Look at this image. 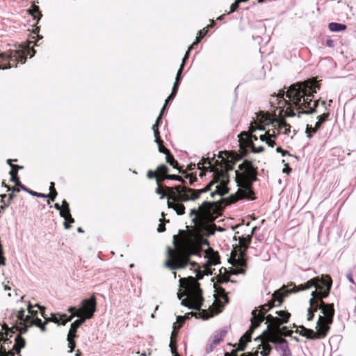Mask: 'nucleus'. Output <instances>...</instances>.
<instances>
[{
    "instance_id": "f257e3e1",
    "label": "nucleus",
    "mask_w": 356,
    "mask_h": 356,
    "mask_svg": "<svg viewBox=\"0 0 356 356\" xmlns=\"http://www.w3.org/2000/svg\"><path fill=\"white\" fill-rule=\"evenodd\" d=\"M332 284V281L330 276L322 275L314 277L298 286H296L293 283L287 286H285L283 298L292 293L305 291L312 287L316 289L312 292V298L309 299L310 307L307 309V321H312L314 313L318 310L321 311L316 322V331L302 325L300 332L301 336L311 340L324 339L327 336L330 325L333 323L335 311L333 303H326L323 299L329 296Z\"/></svg>"
},
{
    "instance_id": "f03ea898",
    "label": "nucleus",
    "mask_w": 356,
    "mask_h": 356,
    "mask_svg": "<svg viewBox=\"0 0 356 356\" xmlns=\"http://www.w3.org/2000/svg\"><path fill=\"white\" fill-rule=\"evenodd\" d=\"M314 81L298 82L291 85L286 91H280L273 97L277 102L280 113L288 117L301 114L311 115L316 111L319 100L313 101V97L319 89Z\"/></svg>"
},
{
    "instance_id": "7ed1b4c3",
    "label": "nucleus",
    "mask_w": 356,
    "mask_h": 356,
    "mask_svg": "<svg viewBox=\"0 0 356 356\" xmlns=\"http://www.w3.org/2000/svg\"><path fill=\"white\" fill-rule=\"evenodd\" d=\"M284 290L285 286H283L280 289L275 291L271 295V300L270 301L266 304L255 308L252 311L251 325L250 328L240 338L237 343V351H243L245 349L247 343L251 341L254 330L258 327L264 320H266L265 324H266V329L262 332L261 335L255 339V341L264 335L268 336V330H270L272 332H277L282 324L288 322L291 314L284 310L277 311L275 312L277 315V316H273L271 314L266 316V314L273 307L280 306L282 304L283 301V294L285 293Z\"/></svg>"
},
{
    "instance_id": "20e7f679",
    "label": "nucleus",
    "mask_w": 356,
    "mask_h": 356,
    "mask_svg": "<svg viewBox=\"0 0 356 356\" xmlns=\"http://www.w3.org/2000/svg\"><path fill=\"white\" fill-rule=\"evenodd\" d=\"M209 187L208 186L197 190L181 185L174 187L165 186V190L168 200V207L172 208L178 215H183L185 213V207L183 202L196 200L201 194L209 191Z\"/></svg>"
},
{
    "instance_id": "39448f33",
    "label": "nucleus",
    "mask_w": 356,
    "mask_h": 356,
    "mask_svg": "<svg viewBox=\"0 0 356 356\" xmlns=\"http://www.w3.org/2000/svg\"><path fill=\"white\" fill-rule=\"evenodd\" d=\"M218 204L217 202L204 201L198 209H192L189 213L197 231L202 234L210 236L214 234L210 230L211 223L217 218Z\"/></svg>"
},
{
    "instance_id": "423d86ee",
    "label": "nucleus",
    "mask_w": 356,
    "mask_h": 356,
    "mask_svg": "<svg viewBox=\"0 0 356 356\" xmlns=\"http://www.w3.org/2000/svg\"><path fill=\"white\" fill-rule=\"evenodd\" d=\"M238 168L240 172L236 171V181L238 186V197L232 196L233 200L231 203L238 199L251 200L254 196L252 184L257 179V172L254 165L252 162L245 160L238 165Z\"/></svg>"
},
{
    "instance_id": "0eeeda50",
    "label": "nucleus",
    "mask_w": 356,
    "mask_h": 356,
    "mask_svg": "<svg viewBox=\"0 0 356 356\" xmlns=\"http://www.w3.org/2000/svg\"><path fill=\"white\" fill-rule=\"evenodd\" d=\"M179 286L181 291L177 293V297L180 300L183 296L181 304L189 309L198 310L202 305L204 298L200 283L192 276L187 278H180Z\"/></svg>"
},
{
    "instance_id": "6e6552de",
    "label": "nucleus",
    "mask_w": 356,
    "mask_h": 356,
    "mask_svg": "<svg viewBox=\"0 0 356 356\" xmlns=\"http://www.w3.org/2000/svg\"><path fill=\"white\" fill-rule=\"evenodd\" d=\"M273 347L280 356H291L288 341L273 334H268L265 340L261 341V343L258 345L257 350L254 353H246L241 356H258L259 354L261 356H268Z\"/></svg>"
},
{
    "instance_id": "1a4fd4ad",
    "label": "nucleus",
    "mask_w": 356,
    "mask_h": 356,
    "mask_svg": "<svg viewBox=\"0 0 356 356\" xmlns=\"http://www.w3.org/2000/svg\"><path fill=\"white\" fill-rule=\"evenodd\" d=\"M33 41H28L19 46L18 49L0 52V69L16 67L18 62L24 63L28 54L33 57L36 52L33 49Z\"/></svg>"
},
{
    "instance_id": "9d476101",
    "label": "nucleus",
    "mask_w": 356,
    "mask_h": 356,
    "mask_svg": "<svg viewBox=\"0 0 356 356\" xmlns=\"http://www.w3.org/2000/svg\"><path fill=\"white\" fill-rule=\"evenodd\" d=\"M168 259L165 261V266L170 268V270H177L186 268L188 265H191L192 267L195 268L194 273L198 276V279L202 277V275H199L200 269L199 265L195 261H191L188 254H185L182 252H173L170 247H168Z\"/></svg>"
},
{
    "instance_id": "9b49d317",
    "label": "nucleus",
    "mask_w": 356,
    "mask_h": 356,
    "mask_svg": "<svg viewBox=\"0 0 356 356\" xmlns=\"http://www.w3.org/2000/svg\"><path fill=\"white\" fill-rule=\"evenodd\" d=\"M228 182V175L227 173L220 172L215 176L214 179L211 181L206 187L209 186V188H211L212 185L218 184L216 187L215 191L211 193L210 195L211 197H213L216 195H218L222 197L223 195L228 193L229 188L227 186ZM210 190L211 188H209V191Z\"/></svg>"
},
{
    "instance_id": "f8f14e48",
    "label": "nucleus",
    "mask_w": 356,
    "mask_h": 356,
    "mask_svg": "<svg viewBox=\"0 0 356 356\" xmlns=\"http://www.w3.org/2000/svg\"><path fill=\"white\" fill-rule=\"evenodd\" d=\"M97 309L96 298L94 295L89 298L83 299L81 301V316L86 321L92 318Z\"/></svg>"
},
{
    "instance_id": "ddd939ff",
    "label": "nucleus",
    "mask_w": 356,
    "mask_h": 356,
    "mask_svg": "<svg viewBox=\"0 0 356 356\" xmlns=\"http://www.w3.org/2000/svg\"><path fill=\"white\" fill-rule=\"evenodd\" d=\"M234 268L232 270L233 275L245 274L246 270V261L243 255H239L234 259Z\"/></svg>"
},
{
    "instance_id": "4468645a",
    "label": "nucleus",
    "mask_w": 356,
    "mask_h": 356,
    "mask_svg": "<svg viewBox=\"0 0 356 356\" xmlns=\"http://www.w3.org/2000/svg\"><path fill=\"white\" fill-rule=\"evenodd\" d=\"M277 127H274L273 130L275 131V134L277 136L280 134L289 135L291 131V125L286 123L283 120H277L276 122Z\"/></svg>"
},
{
    "instance_id": "2eb2a0df",
    "label": "nucleus",
    "mask_w": 356,
    "mask_h": 356,
    "mask_svg": "<svg viewBox=\"0 0 356 356\" xmlns=\"http://www.w3.org/2000/svg\"><path fill=\"white\" fill-rule=\"evenodd\" d=\"M204 258L207 259L205 265L208 267L215 266L220 262L219 255L216 252H204Z\"/></svg>"
},
{
    "instance_id": "dca6fc26",
    "label": "nucleus",
    "mask_w": 356,
    "mask_h": 356,
    "mask_svg": "<svg viewBox=\"0 0 356 356\" xmlns=\"http://www.w3.org/2000/svg\"><path fill=\"white\" fill-rule=\"evenodd\" d=\"M26 346V341L20 334H17L15 338V344L13 350L15 353L20 355L21 350Z\"/></svg>"
},
{
    "instance_id": "f3484780",
    "label": "nucleus",
    "mask_w": 356,
    "mask_h": 356,
    "mask_svg": "<svg viewBox=\"0 0 356 356\" xmlns=\"http://www.w3.org/2000/svg\"><path fill=\"white\" fill-rule=\"evenodd\" d=\"M86 321L85 319H83L82 317H80L79 319L74 321L72 324H71V326H70V329L69 330V332H68V336L70 337L71 336L72 337H76V331H77V329L83 324Z\"/></svg>"
},
{
    "instance_id": "a211bd4d",
    "label": "nucleus",
    "mask_w": 356,
    "mask_h": 356,
    "mask_svg": "<svg viewBox=\"0 0 356 356\" xmlns=\"http://www.w3.org/2000/svg\"><path fill=\"white\" fill-rule=\"evenodd\" d=\"M227 333V327H222L218 330L213 335V344L218 345L220 341H222L224 337L226 336Z\"/></svg>"
},
{
    "instance_id": "6ab92c4d",
    "label": "nucleus",
    "mask_w": 356,
    "mask_h": 356,
    "mask_svg": "<svg viewBox=\"0 0 356 356\" xmlns=\"http://www.w3.org/2000/svg\"><path fill=\"white\" fill-rule=\"evenodd\" d=\"M25 317V309L21 308L19 311L13 310L10 318L14 321V323L22 321Z\"/></svg>"
},
{
    "instance_id": "aec40b11",
    "label": "nucleus",
    "mask_w": 356,
    "mask_h": 356,
    "mask_svg": "<svg viewBox=\"0 0 356 356\" xmlns=\"http://www.w3.org/2000/svg\"><path fill=\"white\" fill-rule=\"evenodd\" d=\"M252 241V235L251 234H241V239H238V243L241 248L244 250H246L249 245L250 244Z\"/></svg>"
},
{
    "instance_id": "412c9836",
    "label": "nucleus",
    "mask_w": 356,
    "mask_h": 356,
    "mask_svg": "<svg viewBox=\"0 0 356 356\" xmlns=\"http://www.w3.org/2000/svg\"><path fill=\"white\" fill-rule=\"evenodd\" d=\"M32 326L33 323L21 325L20 322L14 323L15 331H18V334H20L21 336L22 334L26 333L29 327Z\"/></svg>"
},
{
    "instance_id": "4be33fe9",
    "label": "nucleus",
    "mask_w": 356,
    "mask_h": 356,
    "mask_svg": "<svg viewBox=\"0 0 356 356\" xmlns=\"http://www.w3.org/2000/svg\"><path fill=\"white\" fill-rule=\"evenodd\" d=\"M60 314H58L51 313V317H47L45 313H43L42 317L44 319H46V323L54 322V323H56L58 325H62V321L60 318Z\"/></svg>"
},
{
    "instance_id": "5701e85b",
    "label": "nucleus",
    "mask_w": 356,
    "mask_h": 356,
    "mask_svg": "<svg viewBox=\"0 0 356 356\" xmlns=\"http://www.w3.org/2000/svg\"><path fill=\"white\" fill-rule=\"evenodd\" d=\"M329 29L332 32H340L346 30V26L343 24L331 22L328 25Z\"/></svg>"
},
{
    "instance_id": "b1692460",
    "label": "nucleus",
    "mask_w": 356,
    "mask_h": 356,
    "mask_svg": "<svg viewBox=\"0 0 356 356\" xmlns=\"http://www.w3.org/2000/svg\"><path fill=\"white\" fill-rule=\"evenodd\" d=\"M330 113L328 112L324 113L321 115L318 116V121L316 122L314 125V131H318L323 123H324L328 118Z\"/></svg>"
},
{
    "instance_id": "393cba45",
    "label": "nucleus",
    "mask_w": 356,
    "mask_h": 356,
    "mask_svg": "<svg viewBox=\"0 0 356 356\" xmlns=\"http://www.w3.org/2000/svg\"><path fill=\"white\" fill-rule=\"evenodd\" d=\"M21 189L23 190L24 191L28 193L29 194H30V195H31L33 196H35V197H38L47 198V197L49 196V195H46V194H44V193H38V192L33 191L28 188L25 186H21Z\"/></svg>"
},
{
    "instance_id": "a878e982",
    "label": "nucleus",
    "mask_w": 356,
    "mask_h": 356,
    "mask_svg": "<svg viewBox=\"0 0 356 356\" xmlns=\"http://www.w3.org/2000/svg\"><path fill=\"white\" fill-rule=\"evenodd\" d=\"M277 135L275 134V131L272 130V133H270V131H268V138L266 140V143L271 147H273L275 145V138Z\"/></svg>"
},
{
    "instance_id": "bb28decb",
    "label": "nucleus",
    "mask_w": 356,
    "mask_h": 356,
    "mask_svg": "<svg viewBox=\"0 0 356 356\" xmlns=\"http://www.w3.org/2000/svg\"><path fill=\"white\" fill-rule=\"evenodd\" d=\"M161 117L158 116L154 124L152 126V130L154 131V138L156 139V140H159V136H160V133L159 131V127L160 126V123L161 122Z\"/></svg>"
},
{
    "instance_id": "cd10ccee",
    "label": "nucleus",
    "mask_w": 356,
    "mask_h": 356,
    "mask_svg": "<svg viewBox=\"0 0 356 356\" xmlns=\"http://www.w3.org/2000/svg\"><path fill=\"white\" fill-rule=\"evenodd\" d=\"M10 334H8V332H2L0 335V341L3 343L2 345H4L5 346H9V344L12 343L10 340Z\"/></svg>"
},
{
    "instance_id": "c85d7f7f",
    "label": "nucleus",
    "mask_w": 356,
    "mask_h": 356,
    "mask_svg": "<svg viewBox=\"0 0 356 356\" xmlns=\"http://www.w3.org/2000/svg\"><path fill=\"white\" fill-rule=\"evenodd\" d=\"M9 174L11 176L10 181L14 182L17 186H18L21 188V186H24V185L19 181V177L17 175V172L10 170Z\"/></svg>"
},
{
    "instance_id": "c756f323",
    "label": "nucleus",
    "mask_w": 356,
    "mask_h": 356,
    "mask_svg": "<svg viewBox=\"0 0 356 356\" xmlns=\"http://www.w3.org/2000/svg\"><path fill=\"white\" fill-rule=\"evenodd\" d=\"M29 13L33 17V19H36L35 14H38L39 16V19H40L42 16V13L40 11V8L38 6L33 5L31 8L29 10Z\"/></svg>"
},
{
    "instance_id": "7c9ffc66",
    "label": "nucleus",
    "mask_w": 356,
    "mask_h": 356,
    "mask_svg": "<svg viewBox=\"0 0 356 356\" xmlns=\"http://www.w3.org/2000/svg\"><path fill=\"white\" fill-rule=\"evenodd\" d=\"M165 154H166L165 159H166L167 163H168L169 164L172 165V167L174 168H177L179 163L176 160H175L173 156L170 153V152Z\"/></svg>"
},
{
    "instance_id": "2f4dec72",
    "label": "nucleus",
    "mask_w": 356,
    "mask_h": 356,
    "mask_svg": "<svg viewBox=\"0 0 356 356\" xmlns=\"http://www.w3.org/2000/svg\"><path fill=\"white\" fill-rule=\"evenodd\" d=\"M0 354L1 356H13L15 353L13 350H8V348L4 345L0 346Z\"/></svg>"
},
{
    "instance_id": "473e14b6",
    "label": "nucleus",
    "mask_w": 356,
    "mask_h": 356,
    "mask_svg": "<svg viewBox=\"0 0 356 356\" xmlns=\"http://www.w3.org/2000/svg\"><path fill=\"white\" fill-rule=\"evenodd\" d=\"M10 323L13 325L11 327H10L8 324L3 323L2 325V330H5V332H8V334H10V337H12L15 331L14 327V321H12Z\"/></svg>"
},
{
    "instance_id": "72a5a7b5",
    "label": "nucleus",
    "mask_w": 356,
    "mask_h": 356,
    "mask_svg": "<svg viewBox=\"0 0 356 356\" xmlns=\"http://www.w3.org/2000/svg\"><path fill=\"white\" fill-rule=\"evenodd\" d=\"M155 142L158 145L159 151L161 153L167 154L168 152H169V150L162 145V140L160 136H159L158 140H156V139L155 138Z\"/></svg>"
},
{
    "instance_id": "f704fd0d",
    "label": "nucleus",
    "mask_w": 356,
    "mask_h": 356,
    "mask_svg": "<svg viewBox=\"0 0 356 356\" xmlns=\"http://www.w3.org/2000/svg\"><path fill=\"white\" fill-rule=\"evenodd\" d=\"M207 30L204 29L203 31H200L198 33V35L196 38L195 41L192 44V45L195 46L197 45L204 37V35L207 33Z\"/></svg>"
},
{
    "instance_id": "c9c22d12",
    "label": "nucleus",
    "mask_w": 356,
    "mask_h": 356,
    "mask_svg": "<svg viewBox=\"0 0 356 356\" xmlns=\"http://www.w3.org/2000/svg\"><path fill=\"white\" fill-rule=\"evenodd\" d=\"M75 316L74 315H71V316H67V314H60V318L61 319L62 321V325H65L67 322H70L73 318Z\"/></svg>"
},
{
    "instance_id": "e433bc0d",
    "label": "nucleus",
    "mask_w": 356,
    "mask_h": 356,
    "mask_svg": "<svg viewBox=\"0 0 356 356\" xmlns=\"http://www.w3.org/2000/svg\"><path fill=\"white\" fill-rule=\"evenodd\" d=\"M168 168L167 167V165H165L164 164H161V165H159L156 169V172L161 175H165L168 173Z\"/></svg>"
},
{
    "instance_id": "4c0bfd02",
    "label": "nucleus",
    "mask_w": 356,
    "mask_h": 356,
    "mask_svg": "<svg viewBox=\"0 0 356 356\" xmlns=\"http://www.w3.org/2000/svg\"><path fill=\"white\" fill-rule=\"evenodd\" d=\"M74 337H70L67 335V340L68 341V346L70 348V350H69V353H72V351L74 350L75 346H76V343L74 341Z\"/></svg>"
},
{
    "instance_id": "58836bf2",
    "label": "nucleus",
    "mask_w": 356,
    "mask_h": 356,
    "mask_svg": "<svg viewBox=\"0 0 356 356\" xmlns=\"http://www.w3.org/2000/svg\"><path fill=\"white\" fill-rule=\"evenodd\" d=\"M21 325H26V324H31L34 323V318L32 317L31 315L25 316L24 318L19 321Z\"/></svg>"
},
{
    "instance_id": "ea45409f",
    "label": "nucleus",
    "mask_w": 356,
    "mask_h": 356,
    "mask_svg": "<svg viewBox=\"0 0 356 356\" xmlns=\"http://www.w3.org/2000/svg\"><path fill=\"white\" fill-rule=\"evenodd\" d=\"M67 311L69 312H70L71 314H74V316H77L79 318H80L81 316V309H77L75 307H70L67 309Z\"/></svg>"
},
{
    "instance_id": "a19ab883",
    "label": "nucleus",
    "mask_w": 356,
    "mask_h": 356,
    "mask_svg": "<svg viewBox=\"0 0 356 356\" xmlns=\"http://www.w3.org/2000/svg\"><path fill=\"white\" fill-rule=\"evenodd\" d=\"M316 131H314V127L307 125L306 133H307V137L308 138H311L312 137V134H315V133H316Z\"/></svg>"
},
{
    "instance_id": "79ce46f5",
    "label": "nucleus",
    "mask_w": 356,
    "mask_h": 356,
    "mask_svg": "<svg viewBox=\"0 0 356 356\" xmlns=\"http://www.w3.org/2000/svg\"><path fill=\"white\" fill-rule=\"evenodd\" d=\"M163 179H170V180H176V181H181V182L183 181L182 177L179 175H168L165 176Z\"/></svg>"
},
{
    "instance_id": "37998d69",
    "label": "nucleus",
    "mask_w": 356,
    "mask_h": 356,
    "mask_svg": "<svg viewBox=\"0 0 356 356\" xmlns=\"http://www.w3.org/2000/svg\"><path fill=\"white\" fill-rule=\"evenodd\" d=\"M156 184H157L158 186L156 188L155 192L156 194L161 195L160 198L163 199L165 197V193L163 192L162 189L161 188L160 182H159V180L158 178L156 179Z\"/></svg>"
},
{
    "instance_id": "c03bdc74",
    "label": "nucleus",
    "mask_w": 356,
    "mask_h": 356,
    "mask_svg": "<svg viewBox=\"0 0 356 356\" xmlns=\"http://www.w3.org/2000/svg\"><path fill=\"white\" fill-rule=\"evenodd\" d=\"M48 195H49V196L47 197L49 198L47 203L49 204L51 201L54 202L55 200L58 193L56 189H54V191H51Z\"/></svg>"
},
{
    "instance_id": "a18cd8bd",
    "label": "nucleus",
    "mask_w": 356,
    "mask_h": 356,
    "mask_svg": "<svg viewBox=\"0 0 356 356\" xmlns=\"http://www.w3.org/2000/svg\"><path fill=\"white\" fill-rule=\"evenodd\" d=\"M174 335H175V334L174 332L172 333V336H171V341H170V346L171 348V351H172V353L173 355V356H180L177 352V350H176V348H175L173 346V343H172V338L174 337Z\"/></svg>"
},
{
    "instance_id": "49530a36",
    "label": "nucleus",
    "mask_w": 356,
    "mask_h": 356,
    "mask_svg": "<svg viewBox=\"0 0 356 356\" xmlns=\"http://www.w3.org/2000/svg\"><path fill=\"white\" fill-rule=\"evenodd\" d=\"M62 207H63L64 210H63V211H65V213H67V215H70V205H69V203L65 200H64L62 202Z\"/></svg>"
},
{
    "instance_id": "de8ad7c7",
    "label": "nucleus",
    "mask_w": 356,
    "mask_h": 356,
    "mask_svg": "<svg viewBox=\"0 0 356 356\" xmlns=\"http://www.w3.org/2000/svg\"><path fill=\"white\" fill-rule=\"evenodd\" d=\"M54 208H55L56 210H58V211H60V216L62 218H66V215H65V211H63L62 210V207H61L58 203H56V204H54Z\"/></svg>"
},
{
    "instance_id": "09e8293b",
    "label": "nucleus",
    "mask_w": 356,
    "mask_h": 356,
    "mask_svg": "<svg viewBox=\"0 0 356 356\" xmlns=\"http://www.w3.org/2000/svg\"><path fill=\"white\" fill-rule=\"evenodd\" d=\"M216 346H218L217 344H213V341L207 345L206 348H205V352L206 353L209 354L211 352L213 351L214 347H216Z\"/></svg>"
},
{
    "instance_id": "8fccbe9b",
    "label": "nucleus",
    "mask_w": 356,
    "mask_h": 356,
    "mask_svg": "<svg viewBox=\"0 0 356 356\" xmlns=\"http://www.w3.org/2000/svg\"><path fill=\"white\" fill-rule=\"evenodd\" d=\"M193 47H194V46L192 44L188 47L187 51L186 52V54L182 59L183 63H186V60L189 58V52L193 49Z\"/></svg>"
},
{
    "instance_id": "3c124183",
    "label": "nucleus",
    "mask_w": 356,
    "mask_h": 356,
    "mask_svg": "<svg viewBox=\"0 0 356 356\" xmlns=\"http://www.w3.org/2000/svg\"><path fill=\"white\" fill-rule=\"evenodd\" d=\"M276 152H280L282 156H284L286 155L291 156V154L287 150H284V149H282V147H277L276 148Z\"/></svg>"
},
{
    "instance_id": "603ef678",
    "label": "nucleus",
    "mask_w": 356,
    "mask_h": 356,
    "mask_svg": "<svg viewBox=\"0 0 356 356\" xmlns=\"http://www.w3.org/2000/svg\"><path fill=\"white\" fill-rule=\"evenodd\" d=\"M238 7V4L237 2H235L233 4H232V6H230V10L229 11V13H227V15L235 12L237 10Z\"/></svg>"
},
{
    "instance_id": "864d4df0",
    "label": "nucleus",
    "mask_w": 356,
    "mask_h": 356,
    "mask_svg": "<svg viewBox=\"0 0 356 356\" xmlns=\"http://www.w3.org/2000/svg\"><path fill=\"white\" fill-rule=\"evenodd\" d=\"M264 147L262 146H259V147H252V152H254V153H261L264 151Z\"/></svg>"
},
{
    "instance_id": "5fc2aeb1",
    "label": "nucleus",
    "mask_w": 356,
    "mask_h": 356,
    "mask_svg": "<svg viewBox=\"0 0 356 356\" xmlns=\"http://www.w3.org/2000/svg\"><path fill=\"white\" fill-rule=\"evenodd\" d=\"M221 292H222V299L224 300L225 302V303H228L229 302V298H228V296H227V293H226V291L224 290V289H221Z\"/></svg>"
},
{
    "instance_id": "6e6d98bb",
    "label": "nucleus",
    "mask_w": 356,
    "mask_h": 356,
    "mask_svg": "<svg viewBox=\"0 0 356 356\" xmlns=\"http://www.w3.org/2000/svg\"><path fill=\"white\" fill-rule=\"evenodd\" d=\"M256 129L265 130V128H264V126H260V127H254L252 125H251V126L249 127V131L251 133H253L254 131H255Z\"/></svg>"
},
{
    "instance_id": "4d7b16f0",
    "label": "nucleus",
    "mask_w": 356,
    "mask_h": 356,
    "mask_svg": "<svg viewBox=\"0 0 356 356\" xmlns=\"http://www.w3.org/2000/svg\"><path fill=\"white\" fill-rule=\"evenodd\" d=\"M0 265H6V258L3 255V250L0 251Z\"/></svg>"
},
{
    "instance_id": "13d9d810",
    "label": "nucleus",
    "mask_w": 356,
    "mask_h": 356,
    "mask_svg": "<svg viewBox=\"0 0 356 356\" xmlns=\"http://www.w3.org/2000/svg\"><path fill=\"white\" fill-rule=\"evenodd\" d=\"M42 323L43 322L42 321V320L40 318H39L38 317L34 318L33 325H35L36 327H38V326H40Z\"/></svg>"
},
{
    "instance_id": "bf43d9fd",
    "label": "nucleus",
    "mask_w": 356,
    "mask_h": 356,
    "mask_svg": "<svg viewBox=\"0 0 356 356\" xmlns=\"http://www.w3.org/2000/svg\"><path fill=\"white\" fill-rule=\"evenodd\" d=\"M66 218H65V220H67L69 223H73L74 222V219L72 217L71 213H70V215H67V213H65Z\"/></svg>"
},
{
    "instance_id": "052dcab7",
    "label": "nucleus",
    "mask_w": 356,
    "mask_h": 356,
    "mask_svg": "<svg viewBox=\"0 0 356 356\" xmlns=\"http://www.w3.org/2000/svg\"><path fill=\"white\" fill-rule=\"evenodd\" d=\"M48 323H46V319H44V323H42L40 326H38V327L40 328V330H41V332H44L47 330V328H46V325Z\"/></svg>"
},
{
    "instance_id": "680f3d73",
    "label": "nucleus",
    "mask_w": 356,
    "mask_h": 356,
    "mask_svg": "<svg viewBox=\"0 0 356 356\" xmlns=\"http://www.w3.org/2000/svg\"><path fill=\"white\" fill-rule=\"evenodd\" d=\"M156 176V173L152 170H149L147 173V177L148 179H153Z\"/></svg>"
},
{
    "instance_id": "e2e57ef3",
    "label": "nucleus",
    "mask_w": 356,
    "mask_h": 356,
    "mask_svg": "<svg viewBox=\"0 0 356 356\" xmlns=\"http://www.w3.org/2000/svg\"><path fill=\"white\" fill-rule=\"evenodd\" d=\"M33 307H38L40 310L42 315L43 313H44L45 307L44 306H41L38 303H36L35 305H33Z\"/></svg>"
},
{
    "instance_id": "0e129e2a",
    "label": "nucleus",
    "mask_w": 356,
    "mask_h": 356,
    "mask_svg": "<svg viewBox=\"0 0 356 356\" xmlns=\"http://www.w3.org/2000/svg\"><path fill=\"white\" fill-rule=\"evenodd\" d=\"M180 83H181V82H179L178 81H175L173 84L172 90L178 91Z\"/></svg>"
},
{
    "instance_id": "69168bd1",
    "label": "nucleus",
    "mask_w": 356,
    "mask_h": 356,
    "mask_svg": "<svg viewBox=\"0 0 356 356\" xmlns=\"http://www.w3.org/2000/svg\"><path fill=\"white\" fill-rule=\"evenodd\" d=\"M181 73H182V72H181V70H178L177 71V75H176V78H175V81H178L179 82L181 81V79H182Z\"/></svg>"
},
{
    "instance_id": "338daca9",
    "label": "nucleus",
    "mask_w": 356,
    "mask_h": 356,
    "mask_svg": "<svg viewBox=\"0 0 356 356\" xmlns=\"http://www.w3.org/2000/svg\"><path fill=\"white\" fill-rule=\"evenodd\" d=\"M10 168H11L10 170H13V172H15V170H16L22 169L23 166L13 163V165H11Z\"/></svg>"
},
{
    "instance_id": "774afa93",
    "label": "nucleus",
    "mask_w": 356,
    "mask_h": 356,
    "mask_svg": "<svg viewBox=\"0 0 356 356\" xmlns=\"http://www.w3.org/2000/svg\"><path fill=\"white\" fill-rule=\"evenodd\" d=\"M325 43L329 47H333L334 46V41L332 39H327Z\"/></svg>"
}]
</instances>
